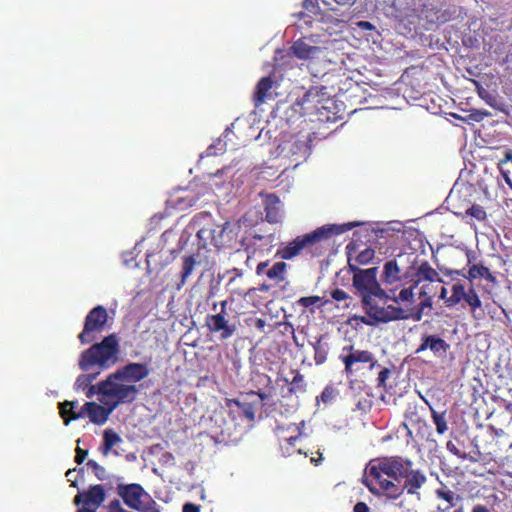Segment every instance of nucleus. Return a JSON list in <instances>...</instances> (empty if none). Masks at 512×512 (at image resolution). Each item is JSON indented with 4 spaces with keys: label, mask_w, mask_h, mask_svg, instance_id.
I'll return each instance as SVG.
<instances>
[{
    "label": "nucleus",
    "mask_w": 512,
    "mask_h": 512,
    "mask_svg": "<svg viewBox=\"0 0 512 512\" xmlns=\"http://www.w3.org/2000/svg\"><path fill=\"white\" fill-rule=\"evenodd\" d=\"M335 398V390L332 387H326L321 395L317 398L320 399L324 403H329Z\"/></svg>",
    "instance_id": "46"
},
{
    "label": "nucleus",
    "mask_w": 512,
    "mask_h": 512,
    "mask_svg": "<svg viewBox=\"0 0 512 512\" xmlns=\"http://www.w3.org/2000/svg\"><path fill=\"white\" fill-rule=\"evenodd\" d=\"M473 311L480 308L482 302L471 284L469 289L466 291V298L463 299Z\"/></svg>",
    "instance_id": "35"
},
{
    "label": "nucleus",
    "mask_w": 512,
    "mask_h": 512,
    "mask_svg": "<svg viewBox=\"0 0 512 512\" xmlns=\"http://www.w3.org/2000/svg\"><path fill=\"white\" fill-rule=\"evenodd\" d=\"M115 372L124 381L135 384L145 379L150 374V369L147 363L131 362L118 368Z\"/></svg>",
    "instance_id": "15"
},
{
    "label": "nucleus",
    "mask_w": 512,
    "mask_h": 512,
    "mask_svg": "<svg viewBox=\"0 0 512 512\" xmlns=\"http://www.w3.org/2000/svg\"><path fill=\"white\" fill-rule=\"evenodd\" d=\"M446 448L449 452H451L453 455L461 458V459H467V454L462 453L452 441H448L446 444Z\"/></svg>",
    "instance_id": "47"
},
{
    "label": "nucleus",
    "mask_w": 512,
    "mask_h": 512,
    "mask_svg": "<svg viewBox=\"0 0 512 512\" xmlns=\"http://www.w3.org/2000/svg\"><path fill=\"white\" fill-rule=\"evenodd\" d=\"M390 373H391V371L388 368H383L379 372L378 378H377V386L378 387H384L385 386L386 380L389 377Z\"/></svg>",
    "instance_id": "48"
},
{
    "label": "nucleus",
    "mask_w": 512,
    "mask_h": 512,
    "mask_svg": "<svg viewBox=\"0 0 512 512\" xmlns=\"http://www.w3.org/2000/svg\"><path fill=\"white\" fill-rule=\"evenodd\" d=\"M478 94L489 106L500 109L496 95L488 92L484 88L478 89Z\"/></svg>",
    "instance_id": "39"
},
{
    "label": "nucleus",
    "mask_w": 512,
    "mask_h": 512,
    "mask_svg": "<svg viewBox=\"0 0 512 512\" xmlns=\"http://www.w3.org/2000/svg\"><path fill=\"white\" fill-rule=\"evenodd\" d=\"M289 391L292 392V393H296V392H304L305 391V384H304V379H303V376L299 373H297L291 384H290V388H289Z\"/></svg>",
    "instance_id": "43"
},
{
    "label": "nucleus",
    "mask_w": 512,
    "mask_h": 512,
    "mask_svg": "<svg viewBox=\"0 0 512 512\" xmlns=\"http://www.w3.org/2000/svg\"><path fill=\"white\" fill-rule=\"evenodd\" d=\"M226 150V143L218 139L215 143L211 144L205 151L206 156H215L222 154Z\"/></svg>",
    "instance_id": "40"
},
{
    "label": "nucleus",
    "mask_w": 512,
    "mask_h": 512,
    "mask_svg": "<svg viewBox=\"0 0 512 512\" xmlns=\"http://www.w3.org/2000/svg\"><path fill=\"white\" fill-rule=\"evenodd\" d=\"M87 455H88V450H84V449L80 448L79 446H77L75 462L78 465L82 464L84 462V460L86 459Z\"/></svg>",
    "instance_id": "51"
},
{
    "label": "nucleus",
    "mask_w": 512,
    "mask_h": 512,
    "mask_svg": "<svg viewBox=\"0 0 512 512\" xmlns=\"http://www.w3.org/2000/svg\"><path fill=\"white\" fill-rule=\"evenodd\" d=\"M499 169L501 171V174L503 175V178L505 179V182L512 187L509 168L506 166H499Z\"/></svg>",
    "instance_id": "57"
},
{
    "label": "nucleus",
    "mask_w": 512,
    "mask_h": 512,
    "mask_svg": "<svg viewBox=\"0 0 512 512\" xmlns=\"http://www.w3.org/2000/svg\"><path fill=\"white\" fill-rule=\"evenodd\" d=\"M362 225L354 221L344 224H326L303 236H298L278 251L282 259L290 260L297 256L304 248L312 247L318 243L329 240L334 235H341L354 227Z\"/></svg>",
    "instance_id": "5"
},
{
    "label": "nucleus",
    "mask_w": 512,
    "mask_h": 512,
    "mask_svg": "<svg viewBox=\"0 0 512 512\" xmlns=\"http://www.w3.org/2000/svg\"><path fill=\"white\" fill-rule=\"evenodd\" d=\"M77 402L74 401H65L62 403H59L60 406V414L62 418L64 419L65 425H68L70 423V420H76L80 418H84L87 416V411L84 409V405L80 409V411L75 412L74 408L76 407Z\"/></svg>",
    "instance_id": "23"
},
{
    "label": "nucleus",
    "mask_w": 512,
    "mask_h": 512,
    "mask_svg": "<svg viewBox=\"0 0 512 512\" xmlns=\"http://www.w3.org/2000/svg\"><path fill=\"white\" fill-rule=\"evenodd\" d=\"M452 116L470 123L471 121L481 122L485 117L490 116V113L485 110H472L466 118H462L456 114H452Z\"/></svg>",
    "instance_id": "37"
},
{
    "label": "nucleus",
    "mask_w": 512,
    "mask_h": 512,
    "mask_svg": "<svg viewBox=\"0 0 512 512\" xmlns=\"http://www.w3.org/2000/svg\"><path fill=\"white\" fill-rule=\"evenodd\" d=\"M119 340L116 334H110L101 342L92 344L82 351L78 359V367L82 370L74 383L76 390H85L106 369L112 367L118 360Z\"/></svg>",
    "instance_id": "1"
},
{
    "label": "nucleus",
    "mask_w": 512,
    "mask_h": 512,
    "mask_svg": "<svg viewBox=\"0 0 512 512\" xmlns=\"http://www.w3.org/2000/svg\"><path fill=\"white\" fill-rule=\"evenodd\" d=\"M87 466H88V467H90V468H92V470H93V472H94L95 476H96L99 480L103 481V480H106V479H108V478H109V477H108V474H107V472H106V469H105L103 466L99 465L96 461H94V460H89V461L87 462Z\"/></svg>",
    "instance_id": "41"
},
{
    "label": "nucleus",
    "mask_w": 512,
    "mask_h": 512,
    "mask_svg": "<svg viewBox=\"0 0 512 512\" xmlns=\"http://www.w3.org/2000/svg\"><path fill=\"white\" fill-rule=\"evenodd\" d=\"M472 512H491V511L484 505H475L472 509Z\"/></svg>",
    "instance_id": "64"
},
{
    "label": "nucleus",
    "mask_w": 512,
    "mask_h": 512,
    "mask_svg": "<svg viewBox=\"0 0 512 512\" xmlns=\"http://www.w3.org/2000/svg\"><path fill=\"white\" fill-rule=\"evenodd\" d=\"M265 218L269 223H278L283 216V205L280 199L274 195L269 194L264 200Z\"/></svg>",
    "instance_id": "19"
},
{
    "label": "nucleus",
    "mask_w": 512,
    "mask_h": 512,
    "mask_svg": "<svg viewBox=\"0 0 512 512\" xmlns=\"http://www.w3.org/2000/svg\"><path fill=\"white\" fill-rule=\"evenodd\" d=\"M85 494V506H93L97 509L106 499V493L102 485H91Z\"/></svg>",
    "instance_id": "22"
},
{
    "label": "nucleus",
    "mask_w": 512,
    "mask_h": 512,
    "mask_svg": "<svg viewBox=\"0 0 512 512\" xmlns=\"http://www.w3.org/2000/svg\"><path fill=\"white\" fill-rule=\"evenodd\" d=\"M323 337V335H320L315 338V341H309V344L313 347L314 360L317 365H321L326 362L329 352L328 344L322 341Z\"/></svg>",
    "instance_id": "25"
},
{
    "label": "nucleus",
    "mask_w": 512,
    "mask_h": 512,
    "mask_svg": "<svg viewBox=\"0 0 512 512\" xmlns=\"http://www.w3.org/2000/svg\"><path fill=\"white\" fill-rule=\"evenodd\" d=\"M345 350H348L349 353L341 356V359L345 365V371L349 374L354 372V365L356 363H369L370 370L379 366L374 355L367 350H355L353 346H346L343 348V351Z\"/></svg>",
    "instance_id": "14"
},
{
    "label": "nucleus",
    "mask_w": 512,
    "mask_h": 512,
    "mask_svg": "<svg viewBox=\"0 0 512 512\" xmlns=\"http://www.w3.org/2000/svg\"><path fill=\"white\" fill-rule=\"evenodd\" d=\"M488 270L489 268H487L486 266L474 264L469 268L467 276L464 274V270H455L452 271V273L464 276L468 278L470 282H472L474 279L484 278Z\"/></svg>",
    "instance_id": "30"
},
{
    "label": "nucleus",
    "mask_w": 512,
    "mask_h": 512,
    "mask_svg": "<svg viewBox=\"0 0 512 512\" xmlns=\"http://www.w3.org/2000/svg\"><path fill=\"white\" fill-rule=\"evenodd\" d=\"M87 389L86 396L87 398H92L94 395H101L102 392L100 391V382L96 385H90Z\"/></svg>",
    "instance_id": "52"
},
{
    "label": "nucleus",
    "mask_w": 512,
    "mask_h": 512,
    "mask_svg": "<svg viewBox=\"0 0 512 512\" xmlns=\"http://www.w3.org/2000/svg\"><path fill=\"white\" fill-rule=\"evenodd\" d=\"M67 480L71 482L72 487H77V474L76 468L69 469L65 474Z\"/></svg>",
    "instance_id": "55"
},
{
    "label": "nucleus",
    "mask_w": 512,
    "mask_h": 512,
    "mask_svg": "<svg viewBox=\"0 0 512 512\" xmlns=\"http://www.w3.org/2000/svg\"><path fill=\"white\" fill-rule=\"evenodd\" d=\"M232 402L238 407L241 414L248 419L249 421H254L255 419V408L253 404L248 402H241L239 400H232Z\"/></svg>",
    "instance_id": "34"
},
{
    "label": "nucleus",
    "mask_w": 512,
    "mask_h": 512,
    "mask_svg": "<svg viewBox=\"0 0 512 512\" xmlns=\"http://www.w3.org/2000/svg\"><path fill=\"white\" fill-rule=\"evenodd\" d=\"M272 87V80L269 76L263 77L260 79L256 86V91L254 95V100L256 102V105L263 103L265 101L267 92Z\"/></svg>",
    "instance_id": "28"
},
{
    "label": "nucleus",
    "mask_w": 512,
    "mask_h": 512,
    "mask_svg": "<svg viewBox=\"0 0 512 512\" xmlns=\"http://www.w3.org/2000/svg\"><path fill=\"white\" fill-rule=\"evenodd\" d=\"M291 51L299 59H310L317 56L320 48L311 45L306 39H299L293 43Z\"/></svg>",
    "instance_id": "21"
},
{
    "label": "nucleus",
    "mask_w": 512,
    "mask_h": 512,
    "mask_svg": "<svg viewBox=\"0 0 512 512\" xmlns=\"http://www.w3.org/2000/svg\"><path fill=\"white\" fill-rule=\"evenodd\" d=\"M416 275L419 277V282L421 280H426L429 282H442V279L439 278L437 271L434 268H432L427 261H424L419 265L416 271Z\"/></svg>",
    "instance_id": "26"
},
{
    "label": "nucleus",
    "mask_w": 512,
    "mask_h": 512,
    "mask_svg": "<svg viewBox=\"0 0 512 512\" xmlns=\"http://www.w3.org/2000/svg\"><path fill=\"white\" fill-rule=\"evenodd\" d=\"M419 284V280H416L412 286L409 288L402 289L397 296L390 297L389 299L393 300L395 303L399 302H414V288Z\"/></svg>",
    "instance_id": "32"
},
{
    "label": "nucleus",
    "mask_w": 512,
    "mask_h": 512,
    "mask_svg": "<svg viewBox=\"0 0 512 512\" xmlns=\"http://www.w3.org/2000/svg\"><path fill=\"white\" fill-rule=\"evenodd\" d=\"M108 314L107 310L98 305L94 307L86 316L84 327L78 338L81 344H89L95 340V334L99 333L104 329L107 322Z\"/></svg>",
    "instance_id": "12"
},
{
    "label": "nucleus",
    "mask_w": 512,
    "mask_h": 512,
    "mask_svg": "<svg viewBox=\"0 0 512 512\" xmlns=\"http://www.w3.org/2000/svg\"><path fill=\"white\" fill-rule=\"evenodd\" d=\"M122 260H123V264L125 266H129V267H136L137 266V263H134V253H133V251L124 252L122 254Z\"/></svg>",
    "instance_id": "49"
},
{
    "label": "nucleus",
    "mask_w": 512,
    "mask_h": 512,
    "mask_svg": "<svg viewBox=\"0 0 512 512\" xmlns=\"http://www.w3.org/2000/svg\"><path fill=\"white\" fill-rule=\"evenodd\" d=\"M466 213L479 221H482L486 218V212H485L484 208L477 204L472 205L466 211Z\"/></svg>",
    "instance_id": "45"
},
{
    "label": "nucleus",
    "mask_w": 512,
    "mask_h": 512,
    "mask_svg": "<svg viewBox=\"0 0 512 512\" xmlns=\"http://www.w3.org/2000/svg\"><path fill=\"white\" fill-rule=\"evenodd\" d=\"M331 297L336 301H342L347 299L349 296L344 290L337 288L331 292Z\"/></svg>",
    "instance_id": "53"
},
{
    "label": "nucleus",
    "mask_w": 512,
    "mask_h": 512,
    "mask_svg": "<svg viewBox=\"0 0 512 512\" xmlns=\"http://www.w3.org/2000/svg\"><path fill=\"white\" fill-rule=\"evenodd\" d=\"M366 316H355L367 326H377L380 323H389L397 320H406L410 315L401 307L394 305L380 306L377 301L371 302L365 309Z\"/></svg>",
    "instance_id": "9"
},
{
    "label": "nucleus",
    "mask_w": 512,
    "mask_h": 512,
    "mask_svg": "<svg viewBox=\"0 0 512 512\" xmlns=\"http://www.w3.org/2000/svg\"><path fill=\"white\" fill-rule=\"evenodd\" d=\"M303 8L309 13H317L319 8L317 0H304Z\"/></svg>",
    "instance_id": "50"
},
{
    "label": "nucleus",
    "mask_w": 512,
    "mask_h": 512,
    "mask_svg": "<svg viewBox=\"0 0 512 512\" xmlns=\"http://www.w3.org/2000/svg\"><path fill=\"white\" fill-rule=\"evenodd\" d=\"M348 267L350 272L353 273V275H357L359 271H364L365 269H361L358 267V264L352 263L351 259H348Z\"/></svg>",
    "instance_id": "61"
},
{
    "label": "nucleus",
    "mask_w": 512,
    "mask_h": 512,
    "mask_svg": "<svg viewBox=\"0 0 512 512\" xmlns=\"http://www.w3.org/2000/svg\"><path fill=\"white\" fill-rule=\"evenodd\" d=\"M109 512H126V510L121 506V503L118 499L112 500L109 505Z\"/></svg>",
    "instance_id": "54"
},
{
    "label": "nucleus",
    "mask_w": 512,
    "mask_h": 512,
    "mask_svg": "<svg viewBox=\"0 0 512 512\" xmlns=\"http://www.w3.org/2000/svg\"><path fill=\"white\" fill-rule=\"evenodd\" d=\"M353 512H370V508L364 502H358L353 508Z\"/></svg>",
    "instance_id": "59"
},
{
    "label": "nucleus",
    "mask_w": 512,
    "mask_h": 512,
    "mask_svg": "<svg viewBox=\"0 0 512 512\" xmlns=\"http://www.w3.org/2000/svg\"><path fill=\"white\" fill-rule=\"evenodd\" d=\"M402 278L401 269L396 260H389L383 266L382 281L385 284L392 285Z\"/></svg>",
    "instance_id": "24"
},
{
    "label": "nucleus",
    "mask_w": 512,
    "mask_h": 512,
    "mask_svg": "<svg viewBox=\"0 0 512 512\" xmlns=\"http://www.w3.org/2000/svg\"><path fill=\"white\" fill-rule=\"evenodd\" d=\"M139 512H160L157 503L151 498H146L139 507Z\"/></svg>",
    "instance_id": "44"
},
{
    "label": "nucleus",
    "mask_w": 512,
    "mask_h": 512,
    "mask_svg": "<svg viewBox=\"0 0 512 512\" xmlns=\"http://www.w3.org/2000/svg\"><path fill=\"white\" fill-rule=\"evenodd\" d=\"M309 141L307 138L291 136L278 145L277 157L288 160V166L296 168L310 155Z\"/></svg>",
    "instance_id": "11"
},
{
    "label": "nucleus",
    "mask_w": 512,
    "mask_h": 512,
    "mask_svg": "<svg viewBox=\"0 0 512 512\" xmlns=\"http://www.w3.org/2000/svg\"><path fill=\"white\" fill-rule=\"evenodd\" d=\"M466 288L461 282H457L452 286V295L446 299L447 306H454L466 298Z\"/></svg>",
    "instance_id": "31"
},
{
    "label": "nucleus",
    "mask_w": 512,
    "mask_h": 512,
    "mask_svg": "<svg viewBox=\"0 0 512 512\" xmlns=\"http://www.w3.org/2000/svg\"><path fill=\"white\" fill-rule=\"evenodd\" d=\"M410 465L409 459L399 456L384 457L371 460L366 466L362 483L374 495H385V482L400 484L402 476Z\"/></svg>",
    "instance_id": "3"
},
{
    "label": "nucleus",
    "mask_w": 512,
    "mask_h": 512,
    "mask_svg": "<svg viewBox=\"0 0 512 512\" xmlns=\"http://www.w3.org/2000/svg\"><path fill=\"white\" fill-rule=\"evenodd\" d=\"M299 302L303 306L307 307V306L315 303V298H313V297H302Z\"/></svg>",
    "instance_id": "63"
},
{
    "label": "nucleus",
    "mask_w": 512,
    "mask_h": 512,
    "mask_svg": "<svg viewBox=\"0 0 512 512\" xmlns=\"http://www.w3.org/2000/svg\"><path fill=\"white\" fill-rule=\"evenodd\" d=\"M196 220H201L204 225L197 231V238L200 247L205 248L208 244L216 248L232 247L241 229L236 222L226 221L223 224H216L211 221V214L208 212L199 213Z\"/></svg>",
    "instance_id": "4"
},
{
    "label": "nucleus",
    "mask_w": 512,
    "mask_h": 512,
    "mask_svg": "<svg viewBox=\"0 0 512 512\" xmlns=\"http://www.w3.org/2000/svg\"><path fill=\"white\" fill-rule=\"evenodd\" d=\"M102 397L111 404V409H116L121 404H129L136 400L140 389L135 384L124 381L116 372L111 373L100 382Z\"/></svg>",
    "instance_id": "6"
},
{
    "label": "nucleus",
    "mask_w": 512,
    "mask_h": 512,
    "mask_svg": "<svg viewBox=\"0 0 512 512\" xmlns=\"http://www.w3.org/2000/svg\"><path fill=\"white\" fill-rule=\"evenodd\" d=\"M286 266L285 262H276L271 267L268 262H260L256 272L258 275H266L271 280L281 282L285 279Z\"/></svg>",
    "instance_id": "20"
},
{
    "label": "nucleus",
    "mask_w": 512,
    "mask_h": 512,
    "mask_svg": "<svg viewBox=\"0 0 512 512\" xmlns=\"http://www.w3.org/2000/svg\"><path fill=\"white\" fill-rule=\"evenodd\" d=\"M101 401L107 405L108 408H105L104 406H101L95 402H86L84 404V409L87 411V416L89 417L90 421L97 425L104 424L107 421L109 415L114 410L111 409V404L108 400L103 398Z\"/></svg>",
    "instance_id": "18"
},
{
    "label": "nucleus",
    "mask_w": 512,
    "mask_h": 512,
    "mask_svg": "<svg viewBox=\"0 0 512 512\" xmlns=\"http://www.w3.org/2000/svg\"><path fill=\"white\" fill-rule=\"evenodd\" d=\"M73 503L77 506L82 505L85 506V494L83 492H79L73 499Z\"/></svg>",
    "instance_id": "60"
},
{
    "label": "nucleus",
    "mask_w": 512,
    "mask_h": 512,
    "mask_svg": "<svg viewBox=\"0 0 512 512\" xmlns=\"http://www.w3.org/2000/svg\"><path fill=\"white\" fill-rule=\"evenodd\" d=\"M209 331L220 332V339H229L236 331V325L230 324L223 314L209 315L206 320Z\"/></svg>",
    "instance_id": "16"
},
{
    "label": "nucleus",
    "mask_w": 512,
    "mask_h": 512,
    "mask_svg": "<svg viewBox=\"0 0 512 512\" xmlns=\"http://www.w3.org/2000/svg\"><path fill=\"white\" fill-rule=\"evenodd\" d=\"M182 512H200V507L196 504L187 502L183 505Z\"/></svg>",
    "instance_id": "58"
},
{
    "label": "nucleus",
    "mask_w": 512,
    "mask_h": 512,
    "mask_svg": "<svg viewBox=\"0 0 512 512\" xmlns=\"http://www.w3.org/2000/svg\"><path fill=\"white\" fill-rule=\"evenodd\" d=\"M450 345L438 335L424 334L421 337V344L416 349V353H421L429 349L435 356L441 357L447 353Z\"/></svg>",
    "instance_id": "17"
},
{
    "label": "nucleus",
    "mask_w": 512,
    "mask_h": 512,
    "mask_svg": "<svg viewBox=\"0 0 512 512\" xmlns=\"http://www.w3.org/2000/svg\"><path fill=\"white\" fill-rule=\"evenodd\" d=\"M393 10V16L409 31L430 30L449 20L446 11L437 8L433 0H394Z\"/></svg>",
    "instance_id": "2"
},
{
    "label": "nucleus",
    "mask_w": 512,
    "mask_h": 512,
    "mask_svg": "<svg viewBox=\"0 0 512 512\" xmlns=\"http://www.w3.org/2000/svg\"><path fill=\"white\" fill-rule=\"evenodd\" d=\"M435 493L438 498L445 500L450 506H455L456 501L460 500V497L447 487L437 489Z\"/></svg>",
    "instance_id": "36"
},
{
    "label": "nucleus",
    "mask_w": 512,
    "mask_h": 512,
    "mask_svg": "<svg viewBox=\"0 0 512 512\" xmlns=\"http://www.w3.org/2000/svg\"><path fill=\"white\" fill-rule=\"evenodd\" d=\"M122 442V438L112 429H106L103 432V447L102 453L107 456L111 449L118 443Z\"/></svg>",
    "instance_id": "27"
},
{
    "label": "nucleus",
    "mask_w": 512,
    "mask_h": 512,
    "mask_svg": "<svg viewBox=\"0 0 512 512\" xmlns=\"http://www.w3.org/2000/svg\"><path fill=\"white\" fill-rule=\"evenodd\" d=\"M374 256L375 251L372 248H366L356 256L355 262L358 265H367L373 260Z\"/></svg>",
    "instance_id": "38"
},
{
    "label": "nucleus",
    "mask_w": 512,
    "mask_h": 512,
    "mask_svg": "<svg viewBox=\"0 0 512 512\" xmlns=\"http://www.w3.org/2000/svg\"><path fill=\"white\" fill-rule=\"evenodd\" d=\"M413 463L410 461V465L407 471L402 476L403 484H396L395 482H385L386 496L390 499H397L404 491L410 495L417 494L418 490L426 483L427 477L420 470H414L412 468Z\"/></svg>",
    "instance_id": "10"
},
{
    "label": "nucleus",
    "mask_w": 512,
    "mask_h": 512,
    "mask_svg": "<svg viewBox=\"0 0 512 512\" xmlns=\"http://www.w3.org/2000/svg\"><path fill=\"white\" fill-rule=\"evenodd\" d=\"M378 267L367 268L353 275L352 284L361 299L363 310L374 300H389L390 296L377 280Z\"/></svg>",
    "instance_id": "7"
},
{
    "label": "nucleus",
    "mask_w": 512,
    "mask_h": 512,
    "mask_svg": "<svg viewBox=\"0 0 512 512\" xmlns=\"http://www.w3.org/2000/svg\"><path fill=\"white\" fill-rule=\"evenodd\" d=\"M431 410V417L433 420V423L436 426V431L438 434H444L448 430L447 421L445 418V412L439 413L432 407H430Z\"/></svg>",
    "instance_id": "33"
},
{
    "label": "nucleus",
    "mask_w": 512,
    "mask_h": 512,
    "mask_svg": "<svg viewBox=\"0 0 512 512\" xmlns=\"http://www.w3.org/2000/svg\"><path fill=\"white\" fill-rule=\"evenodd\" d=\"M117 494L122 498L125 505L133 510H139L141 503L149 498V494L137 483H118Z\"/></svg>",
    "instance_id": "13"
},
{
    "label": "nucleus",
    "mask_w": 512,
    "mask_h": 512,
    "mask_svg": "<svg viewBox=\"0 0 512 512\" xmlns=\"http://www.w3.org/2000/svg\"><path fill=\"white\" fill-rule=\"evenodd\" d=\"M304 113L315 116L312 121L335 122L337 120V105L331 98H322L317 90L307 91L298 102Z\"/></svg>",
    "instance_id": "8"
},
{
    "label": "nucleus",
    "mask_w": 512,
    "mask_h": 512,
    "mask_svg": "<svg viewBox=\"0 0 512 512\" xmlns=\"http://www.w3.org/2000/svg\"><path fill=\"white\" fill-rule=\"evenodd\" d=\"M432 307V297H426L423 301H421L417 311L410 315V317L414 321H420L423 316V312L426 308Z\"/></svg>",
    "instance_id": "42"
},
{
    "label": "nucleus",
    "mask_w": 512,
    "mask_h": 512,
    "mask_svg": "<svg viewBox=\"0 0 512 512\" xmlns=\"http://www.w3.org/2000/svg\"><path fill=\"white\" fill-rule=\"evenodd\" d=\"M511 161H512V151L507 149L504 151V158L499 161L498 166H506L507 167Z\"/></svg>",
    "instance_id": "56"
},
{
    "label": "nucleus",
    "mask_w": 512,
    "mask_h": 512,
    "mask_svg": "<svg viewBox=\"0 0 512 512\" xmlns=\"http://www.w3.org/2000/svg\"><path fill=\"white\" fill-rule=\"evenodd\" d=\"M198 254L195 255H189L185 256L183 258V265H182V271H181V284L184 285L187 281V279L192 275L194 268L196 264L199 262L197 261Z\"/></svg>",
    "instance_id": "29"
},
{
    "label": "nucleus",
    "mask_w": 512,
    "mask_h": 512,
    "mask_svg": "<svg viewBox=\"0 0 512 512\" xmlns=\"http://www.w3.org/2000/svg\"><path fill=\"white\" fill-rule=\"evenodd\" d=\"M358 27L361 28L362 30H374L375 29L373 24H371L368 21H360L358 23Z\"/></svg>",
    "instance_id": "62"
}]
</instances>
